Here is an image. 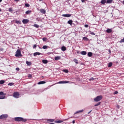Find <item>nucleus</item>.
<instances>
[{"label": "nucleus", "instance_id": "nucleus-1", "mask_svg": "<svg viewBox=\"0 0 124 124\" xmlns=\"http://www.w3.org/2000/svg\"><path fill=\"white\" fill-rule=\"evenodd\" d=\"M15 122H23L25 123L27 122V120L26 119H24L22 117H16L15 118Z\"/></svg>", "mask_w": 124, "mask_h": 124}, {"label": "nucleus", "instance_id": "nucleus-2", "mask_svg": "<svg viewBox=\"0 0 124 124\" xmlns=\"http://www.w3.org/2000/svg\"><path fill=\"white\" fill-rule=\"evenodd\" d=\"M103 97L102 95H98L94 99V101L98 102V101H100L102 99Z\"/></svg>", "mask_w": 124, "mask_h": 124}, {"label": "nucleus", "instance_id": "nucleus-3", "mask_svg": "<svg viewBox=\"0 0 124 124\" xmlns=\"http://www.w3.org/2000/svg\"><path fill=\"white\" fill-rule=\"evenodd\" d=\"M22 53H21V50L17 49L16 52L15 57H22Z\"/></svg>", "mask_w": 124, "mask_h": 124}, {"label": "nucleus", "instance_id": "nucleus-4", "mask_svg": "<svg viewBox=\"0 0 124 124\" xmlns=\"http://www.w3.org/2000/svg\"><path fill=\"white\" fill-rule=\"evenodd\" d=\"M13 96L16 98H19L20 97V94L18 92H15L14 93Z\"/></svg>", "mask_w": 124, "mask_h": 124}, {"label": "nucleus", "instance_id": "nucleus-5", "mask_svg": "<svg viewBox=\"0 0 124 124\" xmlns=\"http://www.w3.org/2000/svg\"><path fill=\"white\" fill-rule=\"evenodd\" d=\"M0 95H1L0 97H3V98L0 99H4L5 98L6 94L3 93V92H0Z\"/></svg>", "mask_w": 124, "mask_h": 124}, {"label": "nucleus", "instance_id": "nucleus-6", "mask_svg": "<svg viewBox=\"0 0 124 124\" xmlns=\"http://www.w3.org/2000/svg\"><path fill=\"white\" fill-rule=\"evenodd\" d=\"M8 117L7 114H2L0 116V120H2V119H6Z\"/></svg>", "mask_w": 124, "mask_h": 124}, {"label": "nucleus", "instance_id": "nucleus-7", "mask_svg": "<svg viewBox=\"0 0 124 124\" xmlns=\"http://www.w3.org/2000/svg\"><path fill=\"white\" fill-rule=\"evenodd\" d=\"M29 22H30V20L27 19H24L22 20L23 24H28V23H29Z\"/></svg>", "mask_w": 124, "mask_h": 124}, {"label": "nucleus", "instance_id": "nucleus-8", "mask_svg": "<svg viewBox=\"0 0 124 124\" xmlns=\"http://www.w3.org/2000/svg\"><path fill=\"white\" fill-rule=\"evenodd\" d=\"M67 83H69V81H61L58 82V84H67Z\"/></svg>", "mask_w": 124, "mask_h": 124}, {"label": "nucleus", "instance_id": "nucleus-9", "mask_svg": "<svg viewBox=\"0 0 124 124\" xmlns=\"http://www.w3.org/2000/svg\"><path fill=\"white\" fill-rule=\"evenodd\" d=\"M62 17H71V15L70 14H63L62 15Z\"/></svg>", "mask_w": 124, "mask_h": 124}, {"label": "nucleus", "instance_id": "nucleus-10", "mask_svg": "<svg viewBox=\"0 0 124 124\" xmlns=\"http://www.w3.org/2000/svg\"><path fill=\"white\" fill-rule=\"evenodd\" d=\"M40 11L41 13H43V14H45V13H46V11L44 9H41Z\"/></svg>", "mask_w": 124, "mask_h": 124}, {"label": "nucleus", "instance_id": "nucleus-11", "mask_svg": "<svg viewBox=\"0 0 124 124\" xmlns=\"http://www.w3.org/2000/svg\"><path fill=\"white\" fill-rule=\"evenodd\" d=\"M84 112V110L81 109V110H78V111H76V112L74 113V114L75 115V114H78L79 113H82V112Z\"/></svg>", "mask_w": 124, "mask_h": 124}, {"label": "nucleus", "instance_id": "nucleus-12", "mask_svg": "<svg viewBox=\"0 0 124 124\" xmlns=\"http://www.w3.org/2000/svg\"><path fill=\"white\" fill-rule=\"evenodd\" d=\"M39 55H41V53L40 52H35L33 53V56L35 57L36 56H39Z\"/></svg>", "mask_w": 124, "mask_h": 124}, {"label": "nucleus", "instance_id": "nucleus-13", "mask_svg": "<svg viewBox=\"0 0 124 124\" xmlns=\"http://www.w3.org/2000/svg\"><path fill=\"white\" fill-rule=\"evenodd\" d=\"M72 23H73V21L71 19L69 20L67 22V23L69 24V25H70V26H72Z\"/></svg>", "mask_w": 124, "mask_h": 124}, {"label": "nucleus", "instance_id": "nucleus-14", "mask_svg": "<svg viewBox=\"0 0 124 124\" xmlns=\"http://www.w3.org/2000/svg\"><path fill=\"white\" fill-rule=\"evenodd\" d=\"M46 84V82L45 81H39L38 83V85H41V84Z\"/></svg>", "mask_w": 124, "mask_h": 124}, {"label": "nucleus", "instance_id": "nucleus-15", "mask_svg": "<svg viewBox=\"0 0 124 124\" xmlns=\"http://www.w3.org/2000/svg\"><path fill=\"white\" fill-rule=\"evenodd\" d=\"M107 33H111L112 32V29H108L106 30Z\"/></svg>", "mask_w": 124, "mask_h": 124}, {"label": "nucleus", "instance_id": "nucleus-16", "mask_svg": "<svg viewBox=\"0 0 124 124\" xmlns=\"http://www.w3.org/2000/svg\"><path fill=\"white\" fill-rule=\"evenodd\" d=\"M82 39L84 41H89V38H87V37H83L82 38Z\"/></svg>", "mask_w": 124, "mask_h": 124}, {"label": "nucleus", "instance_id": "nucleus-17", "mask_svg": "<svg viewBox=\"0 0 124 124\" xmlns=\"http://www.w3.org/2000/svg\"><path fill=\"white\" fill-rule=\"evenodd\" d=\"M62 51H66V47L63 46L61 48Z\"/></svg>", "mask_w": 124, "mask_h": 124}, {"label": "nucleus", "instance_id": "nucleus-18", "mask_svg": "<svg viewBox=\"0 0 124 124\" xmlns=\"http://www.w3.org/2000/svg\"><path fill=\"white\" fill-rule=\"evenodd\" d=\"M80 54L83 55H87V52H86L85 51H82L80 52Z\"/></svg>", "mask_w": 124, "mask_h": 124}, {"label": "nucleus", "instance_id": "nucleus-19", "mask_svg": "<svg viewBox=\"0 0 124 124\" xmlns=\"http://www.w3.org/2000/svg\"><path fill=\"white\" fill-rule=\"evenodd\" d=\"M107 1L106 0H101V3L102 4H105V3H106Z\"/></svg>", "mask_w": 124, "mask_h": 124}, {"label": "nucleus", "instance_id": "nucleus-20", "mask_svg": "<svg viewBox=\"0 0 124 124\" xmlns=\"http://www.w3.org/2000/svg\"><path fill=\"white\" fill-rule=\"evenodd\" d=\"M26 14L27 15H29V14H31V10H28V11H27L26 12H25Z\"/></svg>", "mask_w": 124, "mask_h": 124}, {"label": "nucleus", "instance_id": "nucleus-21", "mask_svg": "<svg viewBox=\"0 0 124 124\" xmlns=\"http://www.w3.org/2000/svg\"><path fill=\"white\" fill-rule=\"evenodd\" d=\"M54 60H55V61H58V60H61V56L55 57L54 58Z\"/></svg>", "mask_w": 124, "mask_h": 124}, {"label": "nucleus", "instance_id": "nucleus-22", "mask_svg": "<svg viewBox=\"0 0 124 124\" xmlns=\"http://www.w3.org/2000/svg\"><path fill=\"white\" fill-rule=\"evenodd\" d=\"M42 62L43 63L46 64V63H48V60H42Z\"/></svg>", "mask_w": 124, "mask_h": 124}, {"label": "nucleus", "instance_id": "nucleus-23", "mask_svg": "<svg viewBox=\"0 0 124 124\" xmlns=\"http://www.w3.org/2000/svg\"><path fill=\"white\" fill-rule=\"evenodd\" d=\"M26 64H27V65H29V66H30V65H31V62L27 61L26 62Z\"/></svg>", "mask_w": 124, "mask_h": 124}, {"label": "nucleus", "instance_id": "nucleus-24", "mask_svg": "<svg viewBox=\"0 0 124 124\" xmlns=\"http://www.w3.org/2000/svg\"><path fill=\"white\" fill-rule=\"evenodd\" d=\"M54 121H55V120H54V119H47V121L50 122V123H53V122H54Z\"/></svg>", "mask_w": 124, "mask_h": 124}, {"label": "nucleus", "instance_id": "nucleus-25", "mask_svg": "<svg viewBox=\"0 0 124 124\" xmlns=\"http://www.w3.org/2000/svg\"><path fill=\"white\" fill-rule=\"evenodd\" d=\"M88 57H92L93 56V52H88Z\"/></svg>", "mask_w": 124, "mask_h": 124}, {"label": "nucleus", "instance_id": "nucleus-26", "mask_svg": "<svg viewBox=\"0 0 124 124\" xmlns=\"http://www.w3.org/2000/svg\"><path fill=\"white\" fill-rule=\"evenodd\" d=\"M74 62H75V63H77V64H78L79 63V62H78V60L76 59H74Z\"/></svg>", "mask_w": 124, "mask_h": 124}, {"label": "nucleus", "instance_id": "nucleus-27", "mask_svg": "<svg viewBox=\"0 0 124 124\" xmlns=\"http://www.w3.org/2000/svg\"><path fill=\"white\" fill-rule=\"evenodd\" d=\"M54 123H56V124H61V123H62V120H59L55 121Z\"/></svg>", "mask_w": 124, "mask_h": 124}, {"label": "nucleus", "instance_id": "nucleus-28", "mask_svg": "<svg viewBox=\"0 0 124 124\" xmlns=\"http://www.w3.org/2000/svg\"><path fill=\"white\" fill-rule=\"evenodd\" d=\"M107 3H112L113 2V0H107Z\"/></svg>", "mask_w": 124, "mask_h": 124}, {"label": "nucleus", "instance_id": "nucleus-29", "mask_svg": "<svg viewBox=\"0 0 124 124\" xmlns=\"http://www.w3.org/2000/svg\"><path fill=\"white\" fill-rule=\"evenodd\" d=\"M101 104V102H99L97 103V104L94 105V106H99V105H100Z\"/></svg>", "mask_w": 124, "mask_h": 124}, {"label": "nucleus", "instance_id": "nucleus-30", "mask_svg": "<svg viewBox=\"0 0 124 124\" xmlns=\"http://www.w3.org/2000/svg\"><path fill=\"white\" fill-rule=\"evenodd\" d=\"M33 27H35V28H39V25H38L36 24H34Z\"/></svg>", "mask_w": 124, "mask_h": 124}, {"label": "nucleus", "instance_id": "nucleus-31", "mask_svg": "<svg viewBox=\"0 0 124 124\" xmlns=\"http://www.w3.org/2000/svg\"><path fill=\"white\" fill-rule=\"evenodd\" d=\"M5 82L4 80H0V84L2 85V84H4Z\"/></svg>", "mask_w": 124, "mask_h": 124}, {"label": "nucleus", "instance_id": "nucleus-32", "mask_svg": "<svg viewBox=\"0 0 124 124\" xmlns=\"http://www.w3.org/2000/svg\"><path fill=\"white\" fill-rule=\"evenodd\" d=\"M112 64H113L112 63V62H109L108 64V67H111V66H112Z\"/></svg>", "mask_w": 124, "mask_h": 124}, {"label": "nucleus", "instance_id": "nucleus-33", "mask_svg": "<svg viewBox=\"0 0 124 124\" xmlns=\"http://www.w3.org/2000/svg\"><path fill=\"white\" fill-rule=\"evenodd\" d=\"M63 72H65V73H68V70L65 69L63 70Z\"/></svg>", "mask_w": 124, "mask_h": 124}, {"label": "nucleus", "instance_id": "nucleus-34", "mask_svg": "<svg viewBox=\"0 0 124 124\" xmlns=\"http://www.w3.org/2000/svg\"><path fill=\"white\" fill-rule=\"evenodd\" d=\"M47 48H48V46H43V49H47Z\"/></svg>", "mask_w": 124, "mask_h": 124}, {"label": "nucleus", "instance_id": "nucleus-35", "mask_svg": "<svg viewBox=\"0 0 124 124\" xmlns=\"http://www.w3.org/2000/svg\"><path fill=\"white\" fill-rule=\"evenodd\" d=\"M25 6L26 7H30V5L28 4V3H26L25 4Z\"/></svg>", "mask_w": 124, "mask_h": 124}, {"label": "nucleus", "instance_id": "nucleus-36", "mask_svg": "<svg viewBox=\"0 0 124 124\" xmlns=\"http://www.w3.org/2000/svg\"><path fill=\"white\" fill-rule=\"evenodd\" d=\"M16 24H21V21H19V20H16Z\"/></svg>", "mask_w": 124, "mask_h": 124}, {"label": "nucleus", "instance_id": "nucleus-37", "mask_svg": "<svg viewBox=\"0 0 124 124\" xmlns=\"http://www.w3.org/2000/svg\"><path fill=\"white\" fill-rule=\"evenodd\" d=\"M122 42H124V38L120 41V43H122Z\"/></svg>", "mask_w": 124, "mask_h": 124}, {"label": "nucleus", "instance_id": "nucleus-38", "mask_svg": "<svg viewBox=\"0 0 124 124\" xmlns=\"http://www.w3.org/2000/svg\"><path fill=\"white\" fill-rule=\"evenodd\" d=\"M90 34H92V35H95V34L93 32H91Z\"/></svg>", "mask_w": 124, "mask_h": 124}, {"label": "nucleus", "instance_id": "nucleus-39", "mask_svg": "<svg viewBox=\"0 0 124 124\" xmlns=\"http://www.w3.org/2000/svg\"><path fill=\"white\" fill-rule=\"evenodd\" d=\"M9 11L10 12H11L12 11H13L12 8H9Z\"/></svg>", "mask_w": 124, "mask_h": 124}, {"label": "nucleus", "instance_id": "nucleus-40", "mask_svg": "<svg viewBox=\"0 0 124 124\" xmlns=\"http://www.w3.org/2000/svg\"><path fill=\"white\" fill-rule=\"evenodd\" d=\"M37 46L36 45H34L33 46V49H35V48H36Z\"/></svg>", "mask_w": 124, "mask_h": 124}, {"label": "nucleus", "instance_id": "nucleus-41", "mask_svg": "<svg viewBox=\"0 0 124 124\" xmlns=\"http://www.w3.org/2000/svg\"><path fill=\"white\" fill-rule=\"evenodd\" d=\"M43 40L44 41H46L47 40V38H43Z\"/></svg>", "mask_w": 124, "mask_h": 124}, {"label": "nucleus", "instance_id": "nucleus-42", "mask_svg": "<svg viewBox=\"0 0 124 124\" xmlns=\"http://www.w3.org/2000/svg\"><path fill=\"white\" fill-rule=\"evenodd\" d=\"M84 27H85V28H89V25L85 24V25H84Z\"/></svg>", "mask_w": 124, "mask_h": 124}, {"label": "nucleus", "instance_id": "nucleus-43", "mask_svg": "<svg viewBox=\"0 0 124 124\" xmlns=\"http://www.w3.org/2000/svg\"><path fill=\"white\" fill-rule=\"evenodd\" d=\"M117 93H119V92L118 91H115L114 93V94H117Z\"/></svg>", "mask_w": 124, "mask_h": 124}, {"label": "nucleus", "instance_id": "nucleus-44", "mask_svg": "<svg viewBox=\"0 0 124 124\" xmlns=\"http://www.w3.org/2000/svg\"><path fill=\"white\" fill-rule=\"evenodd\" d=\"M16 70L17 71H19V70H20V68H16Z\"/></svg>", "mask_w": 124, "mask_h": 124}, {"label": "nucleus", "instance_id": "nucleus-45", "mask_svg": "<svg viewBox=\"0 0 124 124\" xmlns=\"http://www.w3.org/2000/svg\"><path fill=\"white\" fill-rule=\"evenodd\" d=\"M94 80V79L93 78H91L90 79V81H92V80Z\"/></svg>", "mask_w": 124, "mask_h": 124}, {"label": "nucleus", "instance_id": "nucleus-46", "mask_svg": "<svg viewBox=\"0 0 124 124\" xmlns=\"http://www.w3.org/2000/svg\"><path fill=\"white\" fill-rule=\"evenodd\" d=\"M8 85H9V86H12V85H13V83H10L8 84Z\"/></svg>", "mask_w": 124, "mask_h": 124}, {"label": "nucleus", "instance_id": "nucleus-47", "mask_svg": "<svg viewBox=\"0 0 124 124\" xmlns=\"http://www.w3.org/2000/svg\"><path fill=\"white\" fill-rule=\"evenodd\" d=\"M77 54H79L80 51H77Z\"/></svg>", "mask_w": 124, "mask_h": 124}, {"label": "nucleus", "instance_id": "nucleus-48", "mask_svg": "<svg viewBox=\"0 0 124 124\" xmlns=\"http://www.w3.org/2000/svg\"><path fill=\"white\" fill-rule=\"evenodd\" d=\"M82 2H85V0H81Z\"/></svg>", "mask_w": 124, "mask_h": 124}, {"label": "nucleus", "instance_id": "nucleus-49", "mask_svg": "<svg viewBox=\"0 0 124 124\" xmlns=\"http://www.w3.org/2000/svg\"><path fill=\"white\" fill-rule=\"evenodd\" d=\"M73 124H75V121H73Z\"/></svg>", "mask_w": 124, "mask_h": 124}, {"label": "nucleus", "instance_id": "nucleus-50", "mask_svg": "<svg viewBox=\"0 0 124 124\" xmlns=\"http://www.w3.org/2000/svg\"><path fill=\"white\" fill-rule=\"evenodd\" d=\"M15 0V1H19V0Z\"/></svg>", "mask_w": 124, "mask_h": 124}, {"label": "nucleus", "instance_id": "nucleus-51", "mask_svg": "<svg viewBox=\"0 0 124 124\" xmlns=\"http://www.w3.org/2000/svg\"><path fill=\"white\" fill-rule=\"evenodd\" d=\"M91 112H92V110H91L90 111H89L88 114H90V113H91Z\"/></svg>", "mask_w": 124, "mask_h": 124}, {"label": "nucleus", "instance_id": "nucleus-52", "mask_svg": "<svg viewBox=\"0 0 124 124\" xmlns=\"http://www.w3.org/2000/svg\"><path fill=\"white\" fill-rule=\"evenodd\" d=\"M39 0V1H43V0Z\"/></svg>", "mask_w": 124, "mask_h": 124}, {"label": "nucleus", "instance_id": "nucleus-53", "mask_svg": "<svg viewBox=\"0 0 124 124\" xmlns=\"http://www.w3.org/2000/svg\"><path fill=\"white\" fill-rule=\"evenodd\" d=\"M36 20H37V21H39V20H38V18H37Z\"/></svg>", "mask_w": 124, "mask_h": 124}, {"label": "nucleus", "instance_id": "nucleus-54", "mask_svg": "<svg viewBox=\"0 0 124 124\" xmlns=\"http://www.w3.org/2000/svg\"><path fill=\"white\" fill-rule=\"evenodd\" d=\"M2 98H3V97H0V99H2Z\"/></svg>", "mask_w": 124, "mask_h": 124}, {"label": "nucleus", "instance_id": "nucleus-55", "mask_svg": "<svg viewBox=\"0 0 124 124\" xmlns=\"http://www.w3.org/2000/svg\"><path fill=\"white\" fill-rule=\"evenodd\" d=\"M2 1V0H0V2H1Z\"/></svg>", "mask_w": 124, "mask_h": 124}, {"label": "nucleus", "instance_id": "nucleus-56", "mask_svg": "<svg viewBox=\"0 0 124 124\" xmlns=\"http://www.w3.org/2000/svg\"><path fill=\"white\" fill-rule=\"evenodd\" d=\"M0 11H1V9L0 8Z\"/></svg>", "mask_w": 124, "mask_h": 124}, {"label": "nucleus", "instance_id": "nucleus-57", "mask_svg": "<svg viewBox=\"0 0 124 124\" xmlns=\"http://www.w3.org/2000/svg\"><path fill=\"white\" fill-rule=\"evenodd\" d=\"M109 53H111V50H109Z\"/></svg>", "mask_w": 124, "mask_h": 124}, {"label": "nucleus", "instance_id": "nucleus-58", "mask_svg": "<svg viewBox=\"0 0 124 124\" xmlns=\"http://www.w3.org/2000/svg\"><path fill=\"white\" fill-rule=\"evenodd\" d=\"M117 107H118V109H119V105L117 106Z\"/></svg>", "mask_w": 124, "mask_h": 124}]
</instances>
